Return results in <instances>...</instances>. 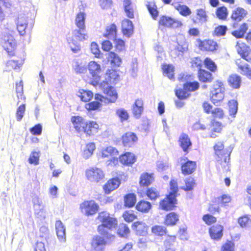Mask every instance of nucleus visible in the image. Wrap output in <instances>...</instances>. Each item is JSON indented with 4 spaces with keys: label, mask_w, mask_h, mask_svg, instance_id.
<instances>
[{
    "label": "nucleus",
    "mask_w": 251,
    "mask_h": 251,
    "mask_svg": "<svg viewBox=\"0 0 251 251\" xmlns=\"http://www.w3.org/2000/svg\"><path fill=\"white\" fill-rule=\"evenodd\" d=\"M97 219L102 223L101 225L98 226L99 233L108 240L110 241L114 240L115 236L111 232L117 227L118 224L117 219L110 217L109 214L105 211L100 213Z\"/></svg>",
    "instance_id": "obj_1"
},
{
    "label": "nucleus",
    "mask_w": 251,
    "mask_h": 251,
    "mask_svg": "<svg viewBox=\"0 0 251 251\" xmlns=\"http://www.w3.org/2000/svg\"><path fill=\"white\" fill-rule=\"evenodd\" d=\"M73 36L67 38V41L71 50L77 53L80 50L78 42L83 41L87 39L88 36L86 32L85 27H77L73 31Z\"/></svg>",
    "instance_id": "obj_2"
},
{
    "label": "nucleus",
    "mask_w": 251,
    "mask_h": 251,
    "mask_svg": "<svg viewBox=\"0 0 251 251\" xmlns=\"http://www.w3.org/2000/svg\"><path fill=\"white\" fill-rule=\"evenodd\" d=\"M88 69L90 75V83L94 86L98 85L103 74L100 65L95 61H91L88 65Z\"/></svg>",
    "instance_id": "obj_3"
},
{
    "label": "nucleus",
    "mask_w": 251,
    "mask_h": 251,
    "mask_svg": "<svg viewBox=\"0 0 251 251\" xmlns=\"http://www.w3.org/2000/svg\"><path fill=\"white\" fill-rule=\"evenodd\" d=\"M117 27L115 24H112L107 26L106 28V32L103 36L114 41L115 47L117 50L119 51H122L125 49V42L121 39H116Z\"/></svg>",
    "instance_id": "obj_4"
},
{
    "label": "nucleus",
    "mask_w": 251,
    "mask_h": 251,
    "mask_svg": "<svg viewBox=\"0 0 251 251\" xmlns=\"http://www.w3.org/2000/svg\"><path fill=\"white\" fill-rule=\"evenodd\" d=\"M0 42L4 50L11 54L13 50L16 47V42L13 36L8 33H3L2 34Z\"/></svg>",
    "instance_id": "obj_5"
},
{
    "label": "nucleus",
    "mask_w": 251,
    "mask_h": 251,
    "mask_svg": "<svg viewBox=\"0 0 251 251\" xmlns=\"http://www.w3.org/2000/svg\"><path fill=\"white\" fill-rule=\"evenodd\" d=\"M86 176L88 180L92 182H99L104 176L103 171L98 168H92L86 171Z\"/></svg>",
    "instance_id": "obj_6"
},
{
    "label": "nucleus",
    "mask_w": 251,
    "mask_h": 251,
    "mask_svg": "<svg viewBox=\"0 0 251 251\" xmlns=\"http://www.w3.org/2000/svg\"><path fill=\"white\" fill-rule=\"evenodd\" d=\"M106 245V241L103 237L94 236L91 240L90 251H104Z\"/></svg>",
    "instance_id": "obj_7"
},
{
    "label": "nucleus",
    "mask_w": 251,
    "mask_h": 251,
    "mask_svg": "<svg viewBox=\"0 0 251 251\" xmlns=\"http://www.w3.org/2000/svg\"><path fill=\"white\" fill-rule=\"evenodd\" d=\"M34 22L31 20L30 22H27L24 17H19L17 23V28L21 35L25 33V30L30 31L33 27Z\"/></svg>",
    "instance_id": "obj_8"
},
{
    "label": "nucleus",
    "mask_w": 251,
    "mask_h": 251,
    "mask_svg": "<svg viewBox=\"0 0 251 251\" xmlns=\"http://www.w3.org/2000/svg\"><path fill=\"white\" fill-rule=\"evenodd\" d=\"M118 153L117 150L111 146L103 150L101 152L102 157L109 158V161H110V162L108 163L109 165L111 163L115 164L118 162V158L117 157Z\"/></svg>",
    "instance_id": "obj_9"
},
{
    "label": "nucleus",
    "mask_w": 251,
    "mask_h": 251,
    "mask_svg": "<svg viewBox=\"0 0 251 251\" xmlns=\"http://www.w3.org/2000/svg\"><path fill=\"white\" fill-rule=\"evenodd\" d=\"M82 210L87 215H93L97 212L99 206L94 201H84L81 205Z\"/></svg>",
    "instance_id": "obj_10"
},
{
    "label": "nucleus",
    "mask_w": 251,
    "mask_h": 251,
    "mask_svg": "<svg viewBox=\"0 0 251 251\" xmlns=\"http://www.w3.org/2000/svg\"><path fill=\"white\" fill-rule=\"evenodd\" d=\"M176 200L175 195L169 194L160 202V207L164 210H171L175 207Z\"/></svg>",
    "instance_id": "obj_11"
},
{
    "label": "nucleus",
    "mask_w": 251,
    "mask_h": 251,
    "mask_svg": "<svg viewBox=\"0 0 251 251\" xmlns=\"http://www.w3.org/2000/svg\"><path fill=\"white\" fill-rule=\"evenodd\" d=\"M144 102L141 99L135 100L132 106V112L133 116L137 119H139L144 111Z\"/></svg>",
    "instance_id": "obj_12"
},
{
    "label": "nucleus",
    "mask_w": 251,
    "mask_h": 251,
    "mask_svg": "<svg viewBox=\"0 0 251 251\" xmlns=\"http://www.w3.org/2000/svg\"><path fill=\"white\" fill-rule=\"evenodd\" d=\"M223 227L220 225H216L209 228V234L212 239L218 240L221 238L223 233Z\"/></svg>",
    "instance_id": "obj_13"
},
{
    "label": "nucleus",
    "mask_w": 251,
    "mask_h": 251,
    "mask_svg": "<svg viewBox=\"0 0 251 251\" xmlns=\"http://www.w3.org/2000/svg\"><path fill=\"white\" fill-rule=\"evenodd\" d=\"M199 47L201 50L213 51L217 50L218 46L217 43L213 40H207L201 41Z\"/></svg>",
    "instance_id": "obj_14"
},
{
    "label": "nucleus",
    "mask_w": 251,
    "mask_h": 251,
    "mask_svg": "<svg viewBox=\"0 0 251 251\" xmlns=\"http://www.w3.org/2000/svg\"><path fill=\"white\" fill-rule=\"evenodd\" d=\"M71 121L74 125V128L78 132H82L84 129V126H86V121L80 116H73Z\"/></svg>",
    "instance_id": "obj_15"
},
{
    "label": "nucleus",
    "mask_w": 251,
    "mask_h": 251,
    "mask_svg": "<svg viewBox=\"0 0 251 251\" xmlns=\"http://www.w3.org/2000/svg\"><path fill=\"white\" fill-rule=\"evenodd\" d=\"M236 50L238 53L241 55V56L248 61L249 54L250 52V48L247 47L245 44L243 43H240L239 42H237L236 46Z\"/></svg>",
    "instance_id": "obj_16"
},
{
    "label": "nucleus",
    "mask_w": 251,
    "mask_h": 251,
    "mask_svg": "<svg viewBox=\"0 0 251 251\" xmlns=\"http://www.w3.org/2000/svg\"><path fill=\"white\" fill-rule=\"evenodd\" d=\"M159 24L167 27H176L181 25L179 21H176L169 17L163 16L160 18Z\"/></svg>",
    "instance_id": "obj_17"
},
{
    "label": "nucleus",
    "mask_w": 251,
    "mask_h": 251,
    "mask_svg": "<svg viewBox=\"0 0 251 251\" xmlns=\"http://www.w3.org/2000/svg\"><path fill=\"white\" fill-rule=\"evenodd\" d=\"M122 27L123 34L129 37L133 32V25L132 22L128 19H125L122 21Z\"/></svg>",
    "instance_id": "obj_18"
},
{
    "label": "nucleus",
    "mask_w": 251,
    "mask_h": 251,
    "mask_svg": "<svg viewBox=\"0 0 251 251\" xmlns=\"http://www.w3.org/2000/svg\"><path fill=\"white\" fill-rule=\"evenodd\" d=\"M120 181L119 179L114 178L110 179L104 185L103 189L106 194H109L111 191L117 189L120 185Z\"/></svg>",
    "instance_id": "obj_19"
},
{
    "label": "nucleus",
    "mask_w": 251,
    "mask_h": 251,
    "mask_svg": "<svg viewBox=\"0 0 251 251\" xmlns=\"http://www.w3.org/2000/svg\"><path fill=\"white\" fill-rule=\"evenodd\" d=\"M132 229L136 231V234L140 236H144L147 233L148 226L142 222H136L133 224Z\"/></svg>",
    "instance_id": "obj_20"
},
{
    "label": "nucleus",
    "mask_w": 251,
    "mask_h": 251,
    "mask_svg": "<svg viewBox=\"0 0 251 251\" xmlns=\"http://www.w3.org/2000/svg\"><path fill=\"white\" fill-rule=\"evenodd\" d=\"M247 11L243 8L238 7L232 11L231 18L235 22H240L247 15Z\"/></svg>",
    "instance_id": "obj_21"
},
{
    "label": "nucleus",
    "mask_w": 251,
    "mask_h": 251,
    "mask_svg": "<svg viewBox=\"0 0 251 251\" xmlns=\"http://www.w3.org/2000/svg\"><path fill=\"white\" fill-rule=\"evenodd\" d=\"M56 234L58 239L61 242L66 241L65 228L61 221H57L55 223Z\"/></svg>",
    "instance_id": "obj_22"
},
{
    "label": "nucleus",
    "mask_w": 251,
    "mask_h": 251,
    "mask_svg": "<svg viewBox=\"0 0 251 251\" xmlns=\"http://www.w3.org/2000/svg\"><path fill=\"white\" fill-rule=\"evenodd\" d=\"M123 143L125 147H130L137 140L136 134L133 132H127L122 137Z\"/></svg>",
    "instance_id": "obj_23"
},
{
    "label": "nucleus",
    "mask_w": 251,
    "mask_h": 251,
    "mask_svg": "<svg viewBox=\"0 0 251 251\" xmlns=\"http://www.w3.org/2000/svg\"><path fill=\"white\" fill-rule=\"evenodd\" d=\"M179 142L180 147L185 152H188V149L192 145V143L187 134L182 133L179 138Z\"/></svg>",
    "instance_id": "obj_24"
},
{
    "label": "nucleus",
    "mask_w": 251,
    "mask_h": 251,
    "mask_svg": "<svg viewBox=\"0 0 251 251\" xmlns=\"http://www.w3.org/2000/svg\"><path fill=\"white\" fill-rule=\"evenodd\" d=\"M196 168V163L195 161L187 160L182 165L181 170L184 175L191 174Z\"/></svg>",
    "instance_id": "obj_25"
},
{
    "label": "nucleus",
    "mask_w": 251,
    "mask_h": 251,
    "mask_svg": "<svg viewBox=\"0 0 251 251\" xmlns=\"http://www.w3.org/2000/svg\"><path fill=\"white\" fill-rule=\"evenodd\" d=\"M32 202L34 205L35 214L37 215L39 217H45L44 215H43L44 211L43 208H41L42 204V201L39 199V197L36 196L32 199Z\"/></svg>",
    "instance_id": "obj_26"
},
{
    "label": "nucleus",
    "mask_w": 251,
    "mask_h": 251,
    "mask_svg": "<svg viewBox=\"0 0 251 251\" xmlns=\"http://www.w3.org/2000/svg\"><path fill=\"white\" fill-rule=\"evenodd\" d=\"M120 162L125 165H129L133 164L136 158L134 154L131 152H126L124 154L120 156Z\"/></svg>",
    "instance_id": "obj_27"
},
{
    "label": "nucleus",
    "mask_w": 251,
    "mask_h": 251,
    "mask_svg": "<svg viewBox=\"0 0 251 251\" xmlns=\"http://www.w3.org/2000/svg\"><path fill=\"white\" fill-rule=\"evenodd\" d=\"M199 80L203 82H211L213 79L211 73L203 69H200L198 72Z\"/></svg>",
    "instance_id": "obj_28"
},
{
    "label": "nucleus",
    "mask_w": 251,
    "mask_h": 251,
    "mask_svg": "<svg viewBox=\"0 0 251 251\" xmlns=\"http://www.w3.org/2000/svg\"><path fill=\"white\" fill-rule=\"evenodd\" d=\"M106 87L104 89V93L109 97V101L114 102L117 99L118 95L114 87L106 84Z\"/></svg>",
    "instance_id": "obj_29"
},
{
    "label": "nucleus",
    "mask_w": 251,
    "mask_h": 251,
    "mask_svg": "<svg viewBox=\"0 0 251 251\" xmlns=\"http://www.w3.org/2000/svg\"><path fill=\"white\" fill-rule=\"evenodd\" d=\"M172 5L183 16L187 17L191 14V9L186 5H181L178 3H173Z\"/></svg>",
    "instance_id": "obj_30"
},
{
    "label": "nucleus",
    "mask_w": 251,
    "mask_h": 251,
    "mask_svg": "<svg viewBox=\"0 0 251 251\" xmlns=\"http://www.w3.org/2000/svg\"><path fill=\"white\" fill-rule=\"evenodd\" d=\"M123 5L126 16L129 18H133L134 8L131 0H124Z\"/></svg>",
    "instance_id": "obj_31"
},
{
    "label": "nucleus",
    "mask_w": 251,
    "mask_h": 251,
    "mask_svg": "<svg viewBox=\"0 0 251 251\" xmlns=\"http://www.w3.org/2000/svg\"><path fill=\"white\" fill-rule=\"evenodd\" d=\"M151 208V203L149 201L144 200L139 201L136 206V209L143 213H148Z\"/></svg>",
    "instance_id": "obj_32"
},
{
    "label": "nucleus",
    "mask_w": 251,
    "mask_h": 251,
    "mask_svg": "<svg viewBox=\"0 0 251 251\" xmlns=\"http://www.w3.org/2000/svg\"><path fill=\"white\" fill-rule=\"evenodd\" d=\"M107 55V58L111 65L115 66H119L121 65L122 59L116 53L111 51L108 52Z\"/></svg>",
    "instance_id": "obj_33"
},
{
    "label": "nucleus",
    "mask_w": 251,
    "mask_h": 251,
    "mask_svg": "<svg viewBox=\"0 0 251 251\" xmlns=\"http://www.w3.org/2000/svg\"><path fill=\"white\" fill-rule=\"evenodd\" d=\"M228 82L231 87L238 89L240 86L241 79L240 76L237 75H232L229 77Z\"/></svg>",
    "instance_id": "obj_34"
},
{
    "label": "nucleus",
    "mask_w": 251,
    "mask_h": 251,
    "mask_svg": "<svg viewBox=\"0 0 251 251\" xmlns=\"http://www.w3.org/2000/svg\"><path fill=\"white\" fill-rule=\"evenodd\" d=\"M152 174L145 173L141 175L140 176V184L143 186H148L153 181Z\"/></svg>",
    "instance_id": "obj_35"
},
{
    "label": "nucleus",
    "mask_w": 251,
    "mask_h": 251,
    "mask_svg": "<svg viewBox=\"0 0 251 251\" xmlns=\"http://www.w3.org/2000/svg\"><path fill=\"white\" fill-rule=\"evenodd\" d=\"M224 92H221V90H218V92H211L212 96L211 97V100L215 105H218L219 102L223 100L224 97Z\"/></svg>",
    "instance_id": "obj_36"
},
{
    "label": "nucleus",
    "mask_w": 251,
    "mask_h": 251,
    "mask_svg": "<svg viewBox=\"0 0 251 251\" xmlns=\"http://www.w3.org/2000/svg\"><path fill=\"white\" fill-rule=\"evenodd\" d=\"M119 75L114 70H109V72L106 74V84L114 83L119 79Z\"/></svg>",
    "instance_id": "obj_37"
},
{
    "label": "nucleus",
    "mask_w": 251,
    "mask_h": 251,
    "mask_svg": "<svg viewBox=\"0 0 251 251\" xmlns=\"http://www.w3.org/2000/svg\"><path fill=\"white\" fill-rule=\"evenodd\" d=\"M125 205L126 207H133L136 201V196L134 194L130 193L126 195L124 198Z\"/></svg>",
    "instance_id": "obj_38"
},
{
    "label": "nucleus",
    "mask_w": 251,
    "mask_h": 251,
    "mask_svg": "<svg viewBox=\"0 0 251 251\" xmlns=\"http://www.w3.org/2000/svg\"><path fill=\"white\" fill-rule=\"evenodd\" d=\"M95 148V144L94 143H90L87 144L82 153L83 157L85 159H88L92 155Z\"/></svg>",
    "instance_id": "obj_39"
},
{
    "label": "nucleus",
    "mask_w": 251,
    "mask_h": 251,
    "mask_svg": "<svg viewBox=\"0 0 251 251\" xmlns=\"http://www.w3.org/2000/svg\"><path fill=\"white\" fill-rule=\"evenodd\" d=\"M77 95L80 98L82 101L87 102L89 101L93 96L92 92L90 91H86L83 89L80 90Z\"/></svg>",
    "instance_id": "obj_40"
},
{
    "label": "nucleus",
    "mask_w": 251,
    "mask_h": 251,
    "mask_svg": "<svg viewBox=\"0 0 251 251\" xmlns=\"http://www.w3.org/2000/svg\"><path fill=\"white\" fill-rule=\"evenodd\" d=\"M152 232L157 236H162L167 232V228L165 226L160 225H155L151 227Z\"/></svg>",
    "instance_id": "obj_41"
},
{
    "label": "nucleus",
    "mask_w": 251,
    "mask_h": 251,
    "mask_svg": "<svg viewBox=\"0 0 251 251\" xmlns=\"http://www.w3.org/2000/svg\"><path fill=\"white\" fill-rule=\"evenodd\" d=\"M178 221V215L174 212H171L167 215L165 224L167 226H173L176 225Z\"/></svg>",
    "instance_id": "obj_42"
},
{
    "label": "nucleus",
    "mask_w": 251,
    "mask_h": 251,
    "mask_svg": "<svg viewBox=\"0 0 251 251\" xmlns=\"http://www.w3.org/2000/svg\"><path fill=\"white\" fill-rule=\"evenodd\" d=\"M199 83L197 81L187 82L184 84V89L188 92L195 91L199 89Z\"/></svg>",
    "instance_id": "obj_43"
},
{
    "label": "nucleus",
    "mask_w": 251,
    "mask_h": 251,
    "mask_svg": "<svg viewBox=\"0 0 251 251\" xmlns=\"http://www.w3.org/2000/svg\"><path fill=\"white\" fill-rule=\"evenodd\" d=\"M129 229L127 225L125 224H121L119 225V228L117 231V234L119 236L122 237H126L129 233Z\"/></svg>",
    "instance_id": "obj_44"
},
{
    "label": "nucleus",
    "mask_w": 251,
    "mask_h": 251,
    "mask_svg": "<svg viewBox=\"0 0 251 251\" xmlns=\"http://www.w3.org/2000/svg\"><path fill=\"white\" fill-rule=\"evenodd\" d=\"M85 19L84 13L80 12L77 14L75 19V25L77 27H85Z\"/></svg>",
    "instance_id": "obj_45"
},
{
    "label": "nucleus",
    "mask_w": 251,
    "mask_h": 251,
    "mask_svg": "<svg viewBox=\"0 0 251 251\" xmlns=\"http://www.w3.org/2000/svg\"><path fill=\"white\" fill-rule=\"evenodd\" d=\"M217 17L221 20H225L227 16V10L225 6L218 7L216 12Z\"/></svg>",
    "instance_id": "obj_46"
},
{
    "label": "nucleus",
    "mask_w": 251,
    "mask_h": 251,
    "mask_svg": "<svg viewBox=\"0 0 251 251\" xmlns=\"http://www.w3.org/2000/svg\"><path fill=\"white\" fill-rule=\"evenodd\" d=\"M73 68L75 72L77 74L84 73L87 70V67L85 65L77 61L74 63Z\"/></svg>",
    "instance_id": "obj_47"
},
{
    "label": "nucleus",
    "mask_w": 251,
    "mask_h": 251,
    "mask_svg": "<svg viewBox=\"0 0 251 251\" xmlns=\"http://www.w3.org/2000/svg\"><path fill=\"white\" fill-rule=\"evenodd\" d=\"M162 69L164 74L167 75L169 79H172L174 77V67L173 65H164L163 66Z\"/></svg>",
    "instance_id": "obj_48"
},
{
    "label": "nucleus",
    "mask_w": 251,
    "mask_h": 251,
    "mask_svg": "<svg viewBox=\"0 0 251 251\" xmlns=\"http://www.w3.org/2000/svg\"><path fill=\"white\" fill-rule=\"evenodd\" d=\"M238 223L242 227H251V219L247 216H244L239 218Z\"/></svg>",
    "instance_id": "obj_49"
},
{
    "label": "nucleus",
    "mask_w": 251,
    "mask_h": 251,
    "mask_svg": "<svg viewBox=\"0 0 251 251\" xmlns=\"http://www.w3.org/2000/svg\"><path fill=\"white\" fill-rule=\"evenodd\" d=\"M215 153L219 157L225 154V150H224V146L223 142H219L214 147Z\"/></svg>",
    "instance_id": "obj_50"
},
{
    "label": "nucleus",
    "mask_w": 251,
    "mask_h": 251,
    "mask_svg": "<svg viewBox=\"0 0 251 251\" xmlns=\"http://www.w3.org/2000/svg\"><path fill=\"white\" fill-rule=\"evenodd\" d=\"M1 5H3L5 8H9L11 5V3L10 0H0V21H2L5 17Z\"/></svg>",
    "instance_id": "obj_51"
},
{
    "label": "nucleus",
    "mask_w": 251,
    "mask_h": 251,
    "mask_svg": "<svg viewBox=\"0 0 251 251\" xmlns=\"http://www.w3.org/2000/svg\"><path fill=\"white\" fill-rule=\"evenodd\" d=\"M227 30V28L226 25H219L216 27L214 31L213 35L217 36H224Z\"/></svg>",
    "instance_id": "obj_52"
},
{
    "label": "nucleus",
    "mask_w": 251,
    "mask_h": 251,
    "mask_svg": "<svg viewBox=\"0 0 251 251\" xmlns=\"http://www.w3.org/2000/svg\"><path fill=\"white\" fill-rule=\"evenodd\" d=\"M197 15L199 17V22L202 23L207 21V15L204 9L200 8L196 10Z\"/></svg>",
    "instance_id": "obj_53"
},
{
    "label": "nucleus",
    "mask_w": 251,
    "mask_h": 251,
    "mask_svg": "<svg viewBox=\"0 0 251 251\" xmlns=\"http://www.w3.org/2000/svg\"><path fill=\"white\" fill-rule=\"evenodd\" d=\"M229 112L230 115L234 116L238 110V103L235 100H231L228 102Z\"/></svg>",
    "instance_id": "obj_54"
},
{
    "label": "nucleus",
    "mask_w": 251,
    "mask_h": 251,
    "mask_svg": "<svg viewBox=\"0 0 251 251\" xmlns=\"http://www.w3.org/2000/svg\"><path fill=\"white\" fill-rule=\"evenodd\" d=\"M147 196L151 200H155L159 196V193L156 189L154 188H151L147 191Z\"/></svg>",
    "instance_id": "obj_55"
},
{
    "label": "nucleus",
    "mask_w": 251,
    "mask_h": 251,
    "mask_svg": "<svg viewBox=\"0 0 251 251\" xmlns=\"http://www.w3.org/2000/svg\"><path fill=\"white\" fill-rule=\"evenodd\" d=\"M204 63L205 67L212 72H215L217 69V66L215 63L210 58H206L204 61Z\"/></svg>",
    "instance_id": "obj_56"
},
{
    "label": "nucleus",
    "mask_w": 251,
    "mask_h": 251,
    "mask_svg": "<svg viewBox=\"0 0 251 251\" xmlns=\"http://www.w3.org/2000/svg\"><path fill=\"white\" fill-rule=\"evenodd\" d=\"M117 115L119 117L122 121L127 120L129 118L127 111L124 108H120L116 111Z\"/></svg>",
    "instance_id": "obj_57"
},
{
    "label": "nucleus",
    "mask_w": 251,
    "mask_h": 251,
    "mask_svg": "<svg viewBox=\"0 0 251 251\" xmlns=\"http://www.w3.org/2000/svg\"><path fill=\"white\" fill-rule=\"evenodd\" d=\"M240 73L244 75L251 78V69L248 64L241 65L239 66Z\"/></svg>",
    "instance_id": "obj_58"
},
{
    "label": "nucleus",
    "mask_w": 251,
    "mask_h": 251,
    "mask_svg": "<svg viewBox=\"0 0 251 251\" xmlns=\"http://www.w3.org/2000/svg\"><path fill=\"white\" fill-rule=\"evenodd\" d=\"M39 153L36 151H32L28 159L29 162L31 164L37 165L39 163Z\"/></svg>",
    "instance_id": "obj_59"
},
{
    "label": "nucleus",
    "mask_w": 251,
    "mask_h": 251,
    "mask_svg": "<svg viewBox=\"0 0 251 251\" xmlns=\"http://www.w3.org/2000/svg\"><path fill=\"white\" fill-rule=\"evenodd\" d=\"M25 110V104H22L18 108L16 112L17 120L20 121L23 118Z\"/></svg>",
    "instance_id": "obj_60"
},
{
    "label": "nucleus",
    "mask_w": 251,
    "mask_h": 251,
    "mask_svg": "<svg viewBox=\"0 0 251 251\" xmlns=\"http://www.w3.org/2000/svg\"><path fill=\"white\" fill-rule=\"evenodd\" d=\"M123 217L125 221L130 222L135 219L137 216L134 214L132 211H128L123 214Z\"/></svg>",
    "instance_id": "obj_61"
},
{
    "label": "nucleus",
    "mask_w": 251,
    "mask_h": 251,
    "mask_svg": "<svg viewBox=\"0 0 251 251\" xmlns=\"http://www.w3.org/2000/svg\"><path fill=\"white\" fill-rule=\"evenodd\" d=\"M185 185L186 187L184 189L185 191L192 190L195 185L194 178L192 177L186 178L185 180Z\"/></svg>",
    "instance_id": "obj_62"
},
{
    "label": "nucleus",
    "mask_w": 251,
    "mask_h": 251,
    "mask_svg": "<svg viewBox=\"0 0 251 251\" xmlns=\"http://www.w3.org/2000/svg\"><path fill=\"white\" fill-rule=\"evenodd\" d=\"M170 185L171 191L169 193V194L172 196L175 195L176 197V193L178 191L177 182L175 180H171L170 183Z\"/></svg>",
    "instance_id": "obj_63"
},
{
    "label": "nucleus",
    "mask_w": 251,
    "mask_h": 251,
    "mask_svg": "<svg viewBox=\"0 0 251 251\" xmlns=\"http://www.w3.org/2000/svg\"><path fill=\"white\" fill-rule=\"evenodd\" d=\"M187 92L184 89L183 90H178L176 91V95L178 99L183 100L189 97L190 94Z\"/></svg>",
    "instance_id": "obj_64"
}]
</instances>
